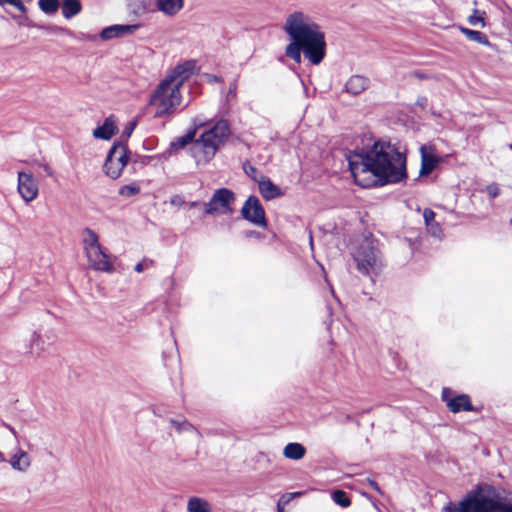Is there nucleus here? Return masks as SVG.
<instances>
[{"label": "nucleus", "instance_id": "1", "mask_svg": "<svg viewBox=\"0 0 512 512\" xmlns=\"http://www.w3.org/2000/svg\"><path fill=\"white\" fill-rule=\"evenodd\" d=\"M347 161L355 183L363 188L398 183L407 177L406 157L390 143L378 141L368 149L351 151Z\"/></svg>", "mask_w": 512, "mask_h": 512}, {"label": "nucleus", "instance_id": "2", "mask_svg": "<svg viewBox=\"0 0 512 512\" xmlns=\"http://www.w3.org/2000/svg\"><path fill=\"white\" fill-rule=\"evenodd\" d=\"M283 29L290 39L285 49L289 58L299 64L303 52L312 64L321 63L326 52L324 33L308 15L300 11L293 12L286 18Z\"/></svg>", "mask_w": 512, "mask_h": 512}, {"label": "nucleus", "instance_id": "3", "mask_svg": "<svg viewBox=\"0 0 512 512\" xmlns=\"http://www.w3.org/2000/svg\"><path fill=\"white\" fill-rule=\"evenodd\" d=\"M230 136V127L226 120L217 121L211 128L205 130L198 139L194 140L195 131L176 138L170 144V150L184 148L191 143V154L197 165L207 164L212 160L228 137Z\"/></svg>", "mask_w": 512, "mask_h": 512}, {"label": "nucleus", "instance_id": "4", "mask_svg": "<svg viewBox=\"0 0 512 512\" xmlns=\"http://www.w3.org/2000/svg\"><path fill=\"white\" fill-rule=\"evenodd\" d=\"M192 64L185 63L175 67L173 72L160 82L150 98V104L156 110V116L173 113L182 103L180 88L192 71Z\"/></svg>", "mask_w": 512, "mask_h": 512}, {"label": "nucleus", "instance_id": "5", "mask_svg": "<svg viewBox=\"0 0 512 512\" xmlns=\"http://www.w3.org/2000/svg\"><path fill=\"white\" fill-rule=\"evenodd\" d=\"M445 512H512V504L505 503L497 490L490 485H480L470 491L458 504H448Z\"/></svg>", "mask_w": 512, "mask_h": 512}, {"label": "nucleus", "instance_id": "6", "mask_svg": "<svg viewBox=\"0 0 512 512\" xmlns=\"http://www.w3.org/2000/svg\"><path fill=\"white\" fill-rule=\"evenodd\" d=\"M352 257L358 271L364 275L375 274L381 267L377 241L371 234L362 237L360 243L353 250Z\"/></svg>", "mask_w": 512, "mask_h": 512}, {"label": "nucleus", "instance_id": "7", "mask_svg": "<svg viewBox=\"0 0 512 512\" xmlns=\"http://www.w3.org/2000/svg\"><path fill=\"white\" fill-rule=\"evenodd\" d=\"M83 248L89 263V266L97 271L112 272L113 265L109 256L103 251L97 234L86 228L83 232Z\"/></svg>", "mask_w": 512, "mask_h": 512}, {"label": "nucleus", "instance_id": "8", "mask_svg": "<svg viewBox=\"0 0 512 512\" xmlns=\"http://www.w3.org/2000/svg\"><path fill=\"white\" fill-rule=\"evenodd\" d=\"M129 155L127 147L122 143H116L110 149L104 163V172L111 179H117L127 165Z\"/></svg>", "mask_w": 512, "mask_h": 512}, {"label": "nucleus", "instance_id": "9", "mask_svg": "<svg viewBox=\"0 0 512 512\" xmlns=\"http://www.w3.org/2000/svg\"><path fill=\"white\" fill-rule=\"evenodd\" d=\"M234 200L235 195L231 190L220 188L214 192L209 202L205 203V213L208 215L230 213L232 211L231 204Z\"/></svg>", "mask_w": 512, "mask_h": 512}, {"label": "nucleus", "instance_id": "10", "mask_svg": "<svg viewBox=\"0 0 512 512\" xmlns=\"http://www.w3.org/2000/svg\"><path fill=\"white\" fill-rule=\"evenodd\" d=\"M241 214L244 219L248 220L254 225L262 228L267 227L264 208L256 196H250L245 201L241 209Z\"/></svg>", "mask_w": 512, "mask_h": 512}, {"label": "nucleus", "instance_id": "11", "mask_svg": "<svg viewBox=\"0 0 512 512\" xmlns=\"http://www.w3.org/2000/svg\"><path fill=\"white\" fill-rule=\"evenodd\" d=\"M18 192L22 199L29 203L38 196V182L31 173L18 172Z\"/></svg>", "mask_w": 512, "mask_h": 512}, {"label": "nucleus", "instance_id": "12", "mask_svg": "<svg viewBox=\"0 0 512 512\" xmlns=\"http://www.w3.org/2000/svg\"><path fill=\"white\" fill-rule=\"evenodd\" d=\"M451 391L447 388H444L442 391V399L446 402L447 407L453 413H458L460 411H472L473 406L471 404L470 398L466 394L458 395L453 398H449Z\"/></svg>", "mask_w": 512, "mask_h": 512}, {"label": "nucleus", "instance_id": "13", "mask_svg": "<svg viewBox=\"0 0 512 512\" xmlns=\"http://www.w3.org/2000/svg\"><path fill=\"white\" fill-rule=\"evenodd\" d=\"M421 154V168L420 175H429L439 163V158L436 155V150L432 145H422L420 147Z\"/></svg>", "mask_w": 512, "mask_h": 512}, {"label": "nucleus", "instance_id": "14", "mask_svg": "<svg viewBox=\"0 0 512 512\" xmlns=\"http://www.w3.org/2000/svg\"><path fill=\"white\" fill-rule=\"evenodd\" d=\"M139 28L140 24H116L104 28L100 33V37L103 40L120 38L135 33Z\"/></svg>", "mask_w": 512, "mask_h": 512}, {"label": "nucleus", "instance_id": "15", "mask_svg": "<svg viewBox=\"0 0 512 512\" xmlns=\"http://www.w3.org/2000/svg\"><path fill=\"white\" fill-rule=\"evenodd\" d=\"M11 468L17 472L25 473L31 466V457L21 448H18L9 459Z\"/></svg>", "mask_w": 512, "mask_h": 512}, {"label": "nucleus", "instance_id": "16", "mask_svg": "<svg viewBox=\"0 0 512 512\" xmlns=\"http://www.w3.org/2000/svg\"><path fill=\"white\" fill-rule=\"evenodd\" d=\"M116 131V118L114 115H110L101 126L93 130V136L97 139L109 140Z\"/></svg>", "mask_w": 512, "mask_h": 512}, {"label": "nucleus", "instance_id": "17", "mask_svg": "<svg viewBox=\"0 0 512 512\" xmlns=\"http://www.w3.org/2000/svg\"><path fill=\"white\" fill-rule=\"evenodd\" d=\"M258 183L259 191L266 200H271L282 195L280 187L275 185L268 177L260 176Z\"/></svg>", "mask_w": 512, "mask_h": 512}, {"label": "nucleus", "instance_id": "18", "mask_svg": "<svg viewBox=\"0 0 512 512\" xmlns=\"http://www.w3.org/2000/svg\"><path fill=\"white\" fill-rule=\"evenodd\" d=\"M184 6V0H155L156 10L166 16L176 15Z\"/></svg>", "mask_w": 512, "mask_h": 512}, {"label": "nucleus", "instance_id": "19", "mask_svg": "<svg viewBox=\"0 0 512 512\" xmlns=\"http://www.w3.org/2000/svg\"><path fill=\"white\" fill-rule=\"evenodd\" d=\"M369 86V79L360 76V75H354L349 78V80L346 82L345 90L346 92L352 94V95H358L362 93L364 90H366Z\"/></svg>", "mask_w": 512, "mask_h": 512}, {"label": "nucleus", "instance_id": "20", "mask_svg": "<svg viewBox=\"0 0 512 512\" xmlns=\"http://www.w3.org/2000/svg\"><path fill=\"white\" fill-rule=\"evenodd\" d=\"M27 352L33 356H39L45 350V342L41 335L34 331L28 340Z\"/></svg>", "mask_w": 512, "mask_h": 512}, {"label": "nucleus", "instance_id": "21", "mask_svg": "<svg viewBox=\"0 0 512 512\" xmlns=\"http://www.w3.org/2000/svg\"><path fill=\"white\" fill-rule=\"evenodd\" d=\"M305 447L296 442L288 443L283 450V455L292 460H300L305 456Z\"/></svg>", "mask_w": 512, "mask_h": 512}, {"label": "nucleus", "instance_id": "22", "mask_svg": "<svg viewBox=\"0 0 512 512\" xmlns=\"http://www.w3.org/2000/svg\"><path fill=\"white\" fill-rule=\"evenodd\" d=\"M62 14L66 19H71L81 12L82 5L79 0H63Z\"/></svg>", "mask_w": 512, "mask_h": 512}, {"label": "nucleus", "instance_id": "23", "mask_svg": "<svg viewBox=\"0 0 512 512\" xmlns=\"http://www.w3.org/2000/svg\"><path fill=\"white\" fill-rule=\"evenodd\" d=\"M460 31L470 41L477 42L479 44H482V45H485V46H488V47L492 46V44L489 41L488 37L484 33L480 32V31L472 30V29H469V28H466V27H460Z\"/></svg>", "mask_w": 512, "mask_h": 512}, {"label": "nucleus", "instance_id": "24", "mask_svg": "<svg viewBox=\"0 0 512 512\" xmlns=\"http://www.w3.org/2000/svg\"><path fill=\"white\" fill-rule=\"evenodd\" d=\"M187 511L188 512H209L210 505L205 499L197 497V496H193L188 499Z\"/></svg>", "mask_w": 512, "mask_h": 512}, {"label": "nucleus", "instance_id": "25", "mask_svg": "<svg viewBox=\"0 0 512 512\" xmlns=\"http://www.w3.org/2000/svg\"><path fill=\"white\" fill-rule=\"evenodd\" d=\"M40 10L45 14H54L59 9V0H39Z\"/></svg>", "mask_w": 512, "mask_h": 512}, {"label": "nucleus", "instance_id": "26", "mask_svg": "<svg viewBox=\"0 0 512 512\" xmlns=\"http://www.w3.org/2000/svg\"><path fill=\"white\" fill-rule=\"evenodd\" d=\"M332 500L339 506L347 508L351 505V500L343 490H335L332 493Z\"/></svg>", "mask_w": 512, "mask_h": 512}, {"label": "nucleus", "instance_id": "27", "mask_svg": "<svg viewBox=\"0 0 512 512\" xmlns=\"http://www.w3.org/2000/svg\"><path fill=\"white\" fill-rule=\"evenodd\" d=\"M170 422L176 428V430L179 433H181V432H195V433H197L199 435V432L197 431V429L191 423H189L186 420L177 421V420L171 419Z\"/></svg>", "mask_w": 512, "mask_h": 512}, {"label": "nucleus", "instance_id": "28", "mask_svg": "<svg viewBox=\"0 0 512 512\" xmlns=\"http://www.w3.org/2000/svg\"><path fill=\"white\" fill-rule=\"evenodd\" d=\"M140 192L139 185L133 183L129 185H124L119 189V194L124 197H131L137 195Z\"/></svg>", "mask_w": 512, "mask_h": 512}, {"label": "nucleus", "instance_id": "29", "mask_svg": "<svg viewBox=\"0 0 512 512\" xmlns=\"http://www.w3.org/2000/svg\"><path fill=\"white\" fill-rule=\"evenodd\" d=\"M468 23L471 26L485 27V20L481 12L477 9L474 10L473 14L468 17Z\"/></svg>", "mask_w": 512, "mask_h": 512}, {"label": "nucleus", "instance_id": "30", "mask_svg": "<svg viewBox=\"0 0 512 512\" xmlns=\"http://www.w3.org/2000/svg\"><path fill=\"white\" fill-rule=\"evenodd\" d=\"M243 170L246 173L247 176H249L251 179H253L255 182H258L260 179V176H263L258 172L256 167L251 165L250 163L246 162L243 164Z\"/></svg>", "mask_w": 512, "mask_h": 512}, {"label": "nucleus", "instance_id": "31", "mask_svg": "<svg viewBox=\"0 0 512 512\" xmlns=\"http://www.w3.org/2000/svg\"><path fill=\"white\" fill-rule=\"evenodd\" d=\"M134 4L137 7V11L135 12L138 14L150 12L153 10L151 8V1L149 0H135Z\"/></svg>", "mask_w": 512, "mask_h": 512}, {"label": "nucleus", "instance_id": "32", "mask_svg": "<svg viewBox=\"0 0 512 512\" xmlns=\"http://www.w3.org/2000/svg\"><path fill=\"white\" fill-rule=\"evenodd\" d=\"M428 232L437 238H440L442 236V229L440 225L435 221L433 223H430L426 225Z\"/></svg>", "mask_w": 512, "mask_h": 512}, {"label": "nucleus", "instance_id": "33", "mask_svg": "<svg viewBox=\"0 0 512 512\" xmlns=\"http://www.w3.org/2000/svg\"><path fill=\"white\" fill-rule=\"evenodd\" d=\"M34 165L38 166L39 168L43 169V171L47 174V176L49 177H53L54 176V171L53 169L51 168V166L45 162V161H34L33 162Z\"/></svg>", "mask_w": 512, "mask_h": 512}, {"label": "nucleus", "instance_id": "34", "mask_svg": "<svg viewBox=\"0 0 512 512\" xmlns=\"http://www.w3.org/2000/svg\"><path fill=\"white\" fill-rule=\"evenodd\" d=\"M486 191L491 198H496L500 195V188L498 184L491 183L486 187Z\"/></svg>", "mask_w": 512, "mask_h": 512}, {"label": "nucleus", "instance_id": "35", "mask_svg": "<svg viewBox=\"0 0 512 512\" xmlns=\"http://www.w3.org/2000/svg\"><path fill=\"white\" fill-rule=\"evenodd\" d=\"M423 218L425 221V224L428 225L430 223L435 222V213L433 210L426 208L423 211Z\"/></svg>", "mask_w": 512, "mask_h": 512}, {"label": "nucleus", "instance_id": "36", "mask_svg": "<svg viewBox=\"0 0 512 512\" xmlns=\"http://www.w3.org/2000/svg\"><path fill=\"white\" fill-rule=\"evenodd\" d=\"M7 4L14 6L22 13L26 12V8L23 5V3L21 2V0H8Z\"/></svg>", "mask_w": 512, "mask_h": 512}, {"label": "nucleus", "instance_id": "37", "mask_svg": "<svg viewBox=\"0 0 512 512\" xmlns=\"http://www.w3.org/2000/svg\"><path fill=\"white\" fill-rule=\"evenodd\" d=\"M153 261L152 260H147V261H144V262H140L138 263L136 266H135V271L138 272V273H141L144 271L145 268H147L149 265H152Z\"/></svg>", "mask_w": 512, "mask_h": 512}, {"label": "nucleus", "instance_id": "38", "mask_svg": "<svg viewBox=\"0 0 512 512\" xmlns=\"http://www.w3.org/2000/svg\"><path fill=\"white\" fill-rule=\"evenodd\" d=\"M3 426L10 431V433L13 435V437L16 440V442L18 443L19 442V435H18L17 431L15 430V428L12 427L11 425H9L8 423H5V422H3Z\"/></svg>", "mask_w": 512, "mask_h": 512}, {"label": "nucleus", "instance_id": "39", "mask_svg": "<svg viewBox=\"0 0 512 512\" xmlns=\"http://www.w3.org/2000/svg\"><path fill=\"white\" fill-rule=\"evenodd\" d=\"M368 484L377 493H379L380 495H383V491L381 490L380 486L378 485V483L376 481L368 479Z\"/></svg>", "mask_w": 512, "mask_h": 512}, {"label": "nucleus", "instance_id": "40", "mask_svg": "<svg viewBox=\"0 0 512 512\" xmlns=\"http://www.w3.org/2000/svg\"><path fill=\"white\" fill-rule=\"evenodd\" d=\"M428 103V100L426 97H419L416 101V105L424 109Z\"/></svg>", "mask_w": 512, "mask_h": 512}, {"label": "nucleus", "instance_id": "41", "mask_svg": "<svg viewBox=\"0 0 512 512\" xmlns=\"http://www.w3.org/2000/svg\"><path fill=\"white\" fill-rule=\"evenodd\" d=\"M135 126H136V122H131V123L129 124V126H128V127L126 128V130H125V133L127 134V136H130V135H131V133L133 132V130H134V128H135Z\"/></svg>", "mask_w": 512, "mask_h": 512}, {"label": "nucleus", "instance_id": "42", "mask_svg": "<svg viewBox=\"0 0 512 512\" xmlns=\"http://www.w3.org/2000/svg\"><path fill=\"white\" fill-rule=\"evenodd\" d=\"M245 236L247 238H252V237L259 238L260 237V233L256 232V231H248V232L245 233Z\"/></svg>", "mask_w": 512, "mask_h": 512}, {"label": "nucleus", "instance_id": "43", "mask_svg": "<svg viewBox=\"0 0 512 512\" xmlns=\"http://www.w3.org/2000/svg\"><path fill=\"white\" fill-rule=\"evenodd\" d=\"M300 495H301V492H296V493L290 494L289 497L284 501V503H288L292 497L300 496Z\"/></svg>", "mask_w": 512, "mask_h": 512}, {"label": "nucleus", "instance_id": "44", "mask_svg": "<svg viewBox=\"0 0 512 512\" xmlns=\"http://www.w3.org/2000/svg\"><path fill=\"white\" fill-rule=\"evenodd\" d=\"M282 499L279 500L277 504V512H283V507L281 506Z\"/></svg>", "mask_w": 512, "mask_h": 512}, {"label": "nucleus", "instance_id": "45", "mask_svg": "<svg viewBox=\"0 0 512 512\" xmlns=\"http://www.w3.org/2000/svg\"><path fill=\"white\" fill-rule=\"evenodd\" d=\"M6 462V458L4 456V454L0 451V464Z\"/></svg>", "mask_w": 512, "mask_h": 512}, {"label": "nucleus", "instance_id": "46", "mask_svg": "<svg viewBox=\"0 0 512 512\" xmlns=\"http://www.w3.org/2000/svg\"><path fill=\"white\" fill-rule=\"evenodd\" d=\"M8 0H0V6L6 5Z\"/></svg>", "mask_w": 512, "mask_h": 512}, {"label": "nucleus", "instance_id": "47", "mask_svg": "<svg viewBox=\"0 0 512 512\" xmlns=\"http://www.w3.org/2000/svg\"><path fill=\"white\" fill-rule=\"evenodd\" d=\"M210 80L211 81H218V77L217 76H210Z\"/></svg>", "mask_w": 512, "mask_h": 512}, {"label": "nucleus", "instance_id": "48", "mask_svg": "<svg viewBox=\"0 0 512 512\" xmlns=\"http://www.w3.org/2000/svg\"><path fill=\"white\" fill-rule=\"evenodd\" d=\"M236 89V84L230 86V92H233Z\"/></svg>", "mask_w": 512, "mask_h": 512}, {"label": "nucleus", "instance_id": "49", "mask_svg": "<svg viewBox=\"0 0 512 512\" xmlns=\"http://www.w3.org/2000/svg\"><path fill=\"white\" fill-rule=\"evenodd\" d=\"M309 239H310V245L312 246V244H313V238H312V235H311V234H310V236H309Z\"/></svg>", "mask_w": 512, "mask_h": 512}, {"label": "nucleus", "instance_id": "50", "mask_svg": "<svg viewBox=\"0 0 512 512\" xmlns=\"http://www.w3.org/2000/svg\"><path fill=\"white\" fill-rule=\"evenodd\" d=\"M197 204H198L197 202H192V203L190 204V206H191V207H195V206H197Z\"/></svg>", "mask_w": 512, "mask_h": 512}, {"label": "nucleus", "instance_id": "51", "mask_svg": "<svg viewBox=\"0 0 512 512\" xmlns=\"http://www.w3.org/2000/svg\"><path fill=\"white\" fill-rule=\"evenodd\" d=\"M511 224H512V219H511Z\"/></svg>", "mask_w": 512, "mask_h": 512}, {"label": "nucleus", "instance_id": "52", "mask_svg": "<svg viewBox=\"0 0 512 512\" xmlns=\"http://www.w3.org/2000/svg\"><path fill=\"white\" fill-rule=\"evenodd\" d=\"M511 148H512V144H511Z\"/></svg>", "mask_w": 512, "mask_h": 512}]
</instances>
